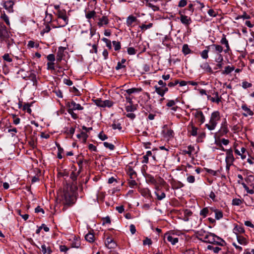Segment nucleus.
Listing matches in <instances>:
<instances>
[{
    "label": "nucleus",
    "mask_w": 254,
    "mask_h": 254,
    "mask_svg": "<svg viewBox=\"0 0 254 254\" xmlns=\"http://www.w3.org/2000/svg\"><path fill=\"white\" fill-rule=\"evenodd\" d=\"M245 180L246 183L242 184L245 190L248 193L254 194V176L247 174Z\"/></svg>",
    "instance_id": "1"
},
{
    "label": "nucleus",
    "mask_w": 254,
    "mask_h": 254,
    "mask_svg": "<svg viewBox=\"0 0 254 254\" xmlns=\"http://www.w3.org/2000/svg\"><path fill=\"white\" fill-rule=\"evenodd\" d=\"M220 119V113L218 111L213 112L211 115L209 123L205 125V127L210 130L214 129Z\"/></svg>",
    "instance_id": "2"
},
{
    "label": "nucleus",
    "mask_w": 254,
    "mask_h": 254,
    "mask_svg": "<svg viewBox=\"0 0 254 254\" xmlns=\"http://www.w3.org/2000/svg\"><path fill=\"white\" fill-rule=\"evenodd\" d=\"M57 15L58 27H64L67 24L68 19L64 10H59L57 11Z\"/></svg>",
    "instance_id": "3"
},
{
    "label": "nucleus",
    "mask_w": 254,
    "mask_h": 254,
    "mask_svg": "<svg viewBox=\"0 0 254 254\" xmlns=\"http://www.w3.org/2000/svg\"><path fill=\"white\" fill-rule=\"evenodd\" d=\"M207 243L211 244L217 246H224L226 245V242L220 237L216 236L214 233H211Z\"/></svg>",
    "instance_id": "4"
},
{
    "label": "nucleus",
    "mask_w": 254,
    "mask_h": 254,
    "mask_svg": "<svg viewBox=\"0 0 254 254\" xmlns=\"http://www.w3.org/2000/svg\"><path fill=\"white\" fill-rule=\"evenodd\" d=\"M222 150L225 151L226 153V156L225 158L226 163H228L229 165L233 164L235 160L233 154V150L231 149H224L223 147H222Z\"/></svg>",
    "instance_id": "5"
},
{
    "label": "nucleus",
    "mask_w": 254,
    "mask_h": 254,
    "mask_svg": "<svg viewBox=\"0 0 254 254\" xmlns=\"http://www.w3.org/2000/svg\"><path fill=\"white\" fill-rule=\"evenodd\" d=\"M0 38L1 42L7 38H9V32L4 25H0Z\"/></svg>",
    "instance_id": "6"
},
{
    "label": "nucleus",
    "mask_w": 254,
    "mask_h": 254,
    "mask_svg": "<svg viewBox=\"0 0 254 254\" xmlns=\"http://www.w3.org/2000/svg\"><path fill=\"white\" fill-rule=\"evenodd\" d=\"M206 48L211 49L212 52L215 54H221L224 51L223 47L218 44H212Z\"/></svg>",
    "instance_id": "7"
},
{
    "label": "nucleus",
    "mask_w": 254,
    "mask_h": 254,
    "mask_svg": "<svg viewBox=\"0 0 254 254\" xmlns=\"http://www.w3.org/2000/svg\"><path fill=\"white\" fill-rule=\"evenodd\" d=\"M73 196L69 194L68 192H64L63 196V203L66 205H70L73 203Z\"/></svg>",
    "instance_id": "8"
},
{
    "label": "nucleus",
    "mask_w": 254,
    "mask_h": 254,
    "mask_svg": "<svg viewBox=\"0 0 254 254\" xmlns=\"http://www.w3.org/2000/svg\"><path fill=\"white\" fill-rule=\"evenodd\" d=\"M109 23V20L107 16L104 15L101 17L99 18L97 22V25L99 27H102L105 25H107Z\"/></svg>",
    "instance_id": "9"
},
{
    "label": "nucleus",
    "mask_w": 254,
    "mask_h": 254,
    "mask_svg": "<svg viewBox=\"0 0 254 254\" xmlns=\"http://www.w3.org/2000/svg\"><path fill=\"white\" fill-rule=\"evenodd\" d=\"M69 107L68 109H72V110H82L83 107L81 106L79 104H77L74 101H71L67 103Z\"/></svg>",
    "instance_id": "10"
},
{
    "label": "nucleus",
    "mask_w": 254,
    "mask_h": 254,
    "mask_svg": "<svg viewBox=\"0 0 254 254\" xmlns=\"http://www.w3.org/2000/svg\"><path fill=\"white\" fill-rule=\"evenodd\" d=\"M220 43L225 45V49L224 50L225 53H228L231 50L229 44L228 40L226 39V36L223 34L222 38L220 40Z\"/></svg>",
    "instance_id": "11"
},
{
    "label": "nucleus",
    "mask_w": 254,
    "mask_h": 254,
    "mask_svg": "<svg viewBox=\"0 0 254 254\" xmlns=\"http://www.w3.org/2000/svg\"><path fill=\"white\" fill-rule=\"evenodd\" d=\"M106 246L108 249H114L116 247L117 244L110 237H108L105 242Z\"/></svg>",
    "instance_id": "12"
},
{
    "label": "nucleus",
    "mask_w": 254,
    "mask_h": 254,
    "mask_svg": "<svg viewBox=\"0 0 254 254\" xmlns=\"http://www.w3.org/2000/svg\"><path fill=\"white\" fill-rule=\"evenodd\" d=\"M64 49H65L62 47L59 48L56 56V60L57 63H59L62 61L63 58L64 56Z\"/></svg>",
    "instance_id": "13"
},
{
    "label": "nucleus",
    "mask_w": 254,
    "mask_h": 254,
    "mask_svg": "<svg viewBox=\"0 0 254 254\" xmlns=\"http://www.w3.org/2000/svg\"><path fill=\"white\" fill-rule=\"evenodd\" d=\"M95 34V30L92 28L90 29L89 32L88 31H85L81 32V35L83 38H86L88 37L91 38Z\"/></svg>",
    "instance_id": "14"
},
{
    "label": "nucleus",
    "mask_w": 254,
    "mask_h": 254,
    "mask_svg": "<svg viewBox=\"0 0 254 254\" xmlns=\"http://www.w3.org/2000/svg\"><path fill=\"white\" fill-rule=\"evenodd\" d=\"M166 238H167V241L170 242L173 245H175L178 242V238L174 237L168 233H166L164 235V239Z\"/></svg>",
    "instance_id": "15"
},
{
    "label": "nucleus",
    "mask_w": 254,
    "mask_h": 254,
    "mask_svg": "<svg viewBox=\"0 0 254 254\" xmlns=\"http://www.w3.org/2000/svg\"><path fill=\"white\" fill-rule=\"evenodd\" d=\"M171 185L173 190H177L184 186V185L182 182L175 180H173L171 181Z\"/></svg>",
    "instance_id": "16"
},
{
    "label": "nucleus",
    "mask_w": 254,
    "mask_h": 254,
    "mask_svg": "<svg viewBox=\"0 0 254 254\" xmlns=\"http://www.w3.org/2000/svg\"><path fill=\"white\" fill-rule=\"evenodd\" d=\"M180 19L183 24L187 26L189 25L191 22V18L185 15L181 14Z\"/></svg>",
    "instance_id": "17"
},
{
    "label": "nucleus",
    "mask_w": 254,
    "mask_h": 254,
    "mask_svg": "<svg viewBox=\"0 0 254 254\" xmlns=\"http://www.w3.org/2000/svg\"><path fill=\"white\" fill-rule=\"evenodd\" d=\"M194 116L200 122L201 124H203L205 122V117L201 111L196 110L194 113Z\"/></svg>",
    "instance_id": "18"
},
{
    "label": "nucleus",
    "mask_w": 254,
    "mask_h": 254,
    "mask_svg": "<svg viewBox=\"0 0 254 254\" xmlns=\"http://www.w3.org/2000/svg\"><path fill=\"white\" fill-rule=\"evenodd\" d=\"M70 245L72 248H79L81 245L80 239L75 236L74 237Z\"/></svg>",
    "instance_id": "19"
},
{
    "label": "nucleus",
    "mask_w": 254,
    "mask_h": 254,
    "mask_svg": "<svg viewBox=\"0 0 254 254\" xmlns=\"http://www.w3.org/2000/svg\"><path fill=\"white\" fill-rule=\"evenodd\" d=\"M200 67L204 70L206 72L211 73L213 70L207 62H204L200 64Z\"/></svg>",
    "instance_id": "20"
},
{
    "label": "nucleus",
    "mask_w": 254,
    "mask_h": 254,
    "mask_svg": "<svg viewBox=\"0 0 254 254\" xmlns=\"http://www.w3.org/2000/svg\"><path fill=\"white\" fill-rule=\"evenodd\" d=\"M14 4V2L11 0H6L3 4L4 7L8 10V11H12V8Z\"/></svg>",
    "instance_id": "21"
},
{
    "label": "nucleus",
    "mask_w": 254,
    "mask_h": 254,
    "mask_svg": "<svg viewBox=\"0 0 254 254\" xmlns=\"http://www.w3.org/2000/svg\"><path fill=\"white\" fill-rule=\"evenodd\" d=\"M136 21V17L132 15H130L127 17L126 23L127 26L132 27V23Z\"/></svg>",
    "instance_id": "22"
},
{
    "label": "nucleus",
    "mask_w": 254,
    "mask_h": 254,
    "mask_svg": "<svg viewBox=\"0 0 254 254\" xmlns=\"http://www.w3.org/2000/svg\"><path fill=\"white\" fill-rule=\"evenodd\" d=\"M41 250L43 254H51L52 253L51 248L45 244L41 246Z\"/></svg>",
    "instance_id": "23"
},
{
    "label": "nucleus",
    "mask_w": 254,
    "mask_h": 254,
    "mask_svg": "<svg viewBox=\"0 0 254 254\" xmlns=\"http://www.w3.org/2000/svg\"><path fill=\"white\" fill-rule=\"evenodd\" d=\"M242 109L247 112V114L244 113L243 114L245 117H247L248 115L253 116L254 115L253 112L246 104H243L242 106Z\"/></svg>",
    "instance_id": "24"
},
{
    "label": "nucleus",
    "mask_w": 254,
    "mask_h": 254,
    "mask_svg": "<svg viewBox=\"0 0 254 254\" xmlns=\"http://www.w3.org/2000/svg\"><path fill=\"white\" fill-rule=\"evenodd\" d=\"M233 232L237 236H238L240 234L244 233L245 232V230L242 226L237 225L234 228Z\"/></svg>",
    "instance_id": "25"
},
{
    "label": "nucleus",
    "mask_w": 254,
    "mask_h": 254,
    "mask_svg": "<svg viewBox=\"0 0 254 254\" xmlns=\"http://www.w3.org/2000/svg\"><path fill=\"white\" fill-rule=\"evenodd\" d=\"M246 152V149L243 147L241 148V151H239L237 149H235V153L238 155H240L242 159H244L246 157V156L244 155Z\"/></svg>",
    "instance_id": "26"
},
{
    "label": "nucleus",
    "mask_w": 254,
    "mask_h": 254,
    "mask_svg": "<svg viewBox=\"0 0 254 254\" xmlns=\"http://www.w3.org/2000/svg\"><path fill=\"white\" fill-rule=\"evenodd\" d=\"M237 239L238 243L240 245L246 246L248 243V242L246 240V239L242 236H240V235L237 236Z\"/></svg>",
    "instance_id": "27"
},
{
    "label": "nucleus",
    "mask_w": 254,
    "mask_h": 254,
    "mask_svg": "<svg viewBox=\"0 0 254 254\" xmlns=\"http://www.w3.org/2000/svg\"><path fill=\"white\" fill-rule=\"evenodd\" d=\"M220 130L224 134H226L228 132L227 124L225 119H224V122L221 124V127Z\"/></svg>",
    "instance_id": "28"
},
{
    "label": "nucleus",
    "mask_w": 254,
    "mask_h": 254,
    "mask_svg": "<svg viewBox=\"0 0 254 254\" xmlns=\"http://www.w3.org/2000/svg\"><path fill=\"white\" fill-rule=\"evenodd\" d=\"M86 240L90 243H93L95 240V237L93 233L89 232L85 236Z\"/></svg>",
    "instance_id": "29"
},
{
    "label": "nucleus",
    "mask_w": 254,
    "mask_h": 254,
    "mask_svg": "<svg viewBox=\"0 0 254 254\" xmlns=\"http://www.w3.org/2000/svg\"><path fill=\"white\" fill-rule=\"evenodd\" d=\"M96 12L94 10L88 11L85 14V17L87 19L94 18L96 17Z\"/></svg>",
    "instance_id": "30"
},
{
    "label": "nucleus",
    "mask_w": 254,
    "mask_h": 254,
    "mask_svg": "<svg viewBox=\"0 0 254 254\" xmlns=\"http://www.w3.org/2000/svg\"><path fill=\"white\" fill-rule=\"evenodd\" d=\"M111 127L114 129H118L119 130H121L122 129L121 124L119 122V120H114Z\"/></svg>",
    "instance_id": "31"
},
{
    "label": "nucleus",
    "mask_w": 254,
    "mask_h": 254,
    "mask_svg": "<svg viewBox=\"0 0 254 254\" xmlns=\"http://www.w3.org/2000/svg\"><path fill=\"white\" fill-rule=\"evenodd\" d=\"M2 41H4L5 42L8 50H9L10 47L14 44L13 40L12 39H10L9 38H7L2 40Z\"/></svg>",
    "instance_id": "32"
},
{
    "label": "nucleus",
    "mask_w": 254,
    "mask_h": 254,
    "mask_svg": "<svg viewBox=\"0 0 254 254\" xmlns=\"http://www.w3.org/2000/svg\"><path fill=\"white\" fill-rule=\"evenodd\" d=\"M190 126H191V129L189 130L191 135L195 136L197 134V128L193 126L192 123H190Z\"/></svg>",
    "instance_id": "33"
},
{
    "label": "nucleus",
    "mask_w": 254,
    "mask_h": 254,
    "mask_svg": "<svg viewBox=\"0 0 254 254\" xmlns=\"http://www.w3.org/2000/svg\"><path fill=\"white\" fill-rule=\"evenodd\" d=\"M192 215V212L189 209H186L184 211V220L188 221L189 220V217Z\"/></svg>",
    "instance_id": "34"
},
{
    "label": "nucleus",
    "mask_w": 254,
    "mask_h": 254,
    "mask_svg": "<svg viewBox=\"0 0 254 254\" xmlns=\"http://www.w3.org/2000/svg\"><path fill=\"white\" fill-rule=\"evenodd\" d=\"M234 69V66L228 65L225 67V69L222 71V73L224 74H228L233 71Z\"/></svg>",
    "instance_id": "35"
},
{
    "label": "nucleus",
    "mask_w": 254,
    "mask_h": 254,
    "mask_svg": "<svg viewBox=\"0 0 254 254\" xmlns=\"http://www.w3.org/2000/svg\"><path fill=\"white\" fill-rule=\"evenodd\" d=\"M207 249L209 250L212 251L214 253H218L221 249L218 247H214L212 245H208L207 247Z\"/></svg>",
    "instance_id": "36"
},
{
    "label": "nucleus",
    "mask_w": 254,
    "mask_h": 254,
    "mask_svg": "<svg viewBox=\"0 0 254 254\" xmlns=\"http://www.w3.org/2000/svg\"><path fill=\"white\" fill-rule=\"evenodd\" d=\"M146 5L151 8L154 11H156L159 10V7L157 6H155L153 5L152 3H151L149 0H145Z\"/></svg>",
    "instance_id": "37"
},
{
    "label": "nucleus",
    "mask_w": 254,
    "mask_h": 254,
    "mask_svg": "<svg viewBox=\"0 0 254 254\" xmlns=\"http://www.w3.org/2000/svg\"><path fill=\"white\" fill-rule=\"evenodd\" d=\"M153 26V23H149L148 24H142L139 26L141 31H144L148 29L151 28Z\"/></svg>",
    "instance_id": "38"
},
{
    "label": "nucleus",
    "mask_w": 254,
    "mask_h": 254,
    "mask_svg": "<svg viewBox=\"0 0 254 254\" xmlns=\"http://www.w3.org/2000/svg\"><path fill=\"white\" fill-rule=\"evenodd\" d=\"M77 137L78 138H81L83 142H85L88 137V135L84 132H81L77 135Z\"/></svg>",
    "instance_id": "39"
},
{
    "label": "nucleus",
    "mask_w": 254,
    "mask_h": 254,
    "mask_svg": "<svg viewBox=\"0 0 254 254\" xmlns=\"http://www.w3.org/2000/svg\"><path fill=\"white\" fill-rule=\"evenodd\" d=\"M139 192L141 195L144 197H148L149 195V190L147 189H142L139 190Z\"/></svg>",
    "instance_id": "40"
},
{
    "label": "nucleus",
    "mask_w": 254,
    "mask_h": 254,
    "mask_svg": "<svg viewBox=\"0 0 254 254\" xmlns=\"http://www.w3.org/2000/svg\"><path fill=\"white\" fill-rule=\"evenodd\" d=\"M114 102L111 100H106L104 101L103 108H110L113 105Z\"/></svg>",
    "instance_id": "41"
},
{
    "label": "nucleus",
    "mask_w": 254,
    "mask_h": 254,
    "mask_svg": "<svg viewBox=\"0 0 254 254\" xmlns=\"http://www.w3.org/2000/svg\"><path fill=\"white\" fill-rule=\"evenodd\" d=\"M155 88L156 92L158 95H159L161 97L164 96V91H163V87H158V86H155Z\"/></svg>",
    "instance_id": "42"
},
{
    "label": "nucleus",
    "mask_w": 254,
    "mask_h": 254,
    "mask_svg": "<svg viewBox=\"0 0 254 254\" xmlns=\"http://www.w3.org/2000/svg\"><path fill=\"white\" fill-rule=\"evenodd\" d=\"M209 49L206 48L201 52L200 56L203 59H207L208 58V53L209 52Z\"/></svg>",
    "instance_id": "43"
},
{
    "label": "nucleus",
    "mask_w": 254,
    "mask_h": 254,
    "mask_svg": "<svg viewBox=\"0 0 254 254\" xmlns=\"http://www.w3.org/2000/svg\"><path fill=\"white\" fill-rule=\"evenodd\" d=\"M194 150V148L193 146L190 145L188 147V150H185L184 152L185 154H188L190 157L191 156L192 152Z\"/></svg>",
    "instance_id": "44"
},
{
    "label": "nucleus",
    "mask_w": 254,
    "mask_h": 254,
    "mask_svg": "<svg viewBox=\"0 0 254 254\" xmlns=\"http://www.w3.org/2000/svg\"><path fill=\"white\" fill-rule=\"evenodd\" d=\"M182 51L185 55H188L190 53V50L187 44H184L183 46Z\"/></svg>",
    "instance_id": "45"
},
{
    "label": "nucleus",
    "mask_w": 254,
    "mask_h": 254,
    "mask_svg": "<svg viewBox=\"0 0 254 254\" xmlns=\"http://www.w3.org/2000/svg\"><path fill=\"white\" fill-rule=\"evenodd\" d=\"M210 232H207V233L205 235V236L203 237V238H198V239L201 241L207 243L208 242V240L209 239L210 235H211Z\"/></svg>",
    "instance_id": "46"
},
{
    "label": "nucleus",
    "mask_w": 254,
    "mask_h": 254,
    "mask_svg": "<svg viewBox=\"0 0 254 254\" xmlns=\"http://www.w3.org/2000/svg\"><path fill=\"white\" fill-rule=\"evenodd\" d=\"M128 175L130 176V179H135L136 177V172L131 168H129L128 172Z\"/></svg>",
    "instance_id": "47"
},
{
    "label": "nucleus",
    "mask_w": 254,
    "mask_h": 254,
    "mask_svg": "<svg viewBox=\"0 0 254 254\" xmlns=\"http://www.w3.org/2000/svg\"><path fill=\"white\" fill-rule=\"evenodd\" d=\"M1 18L5 21L7 25H9V18L4 12L1 14Z\"/></svg>",
    "instance_id": "48"
},
{
    "label": "nucleus",
    "mask_w": 254,
    "mask_h": 254,
    "mask_svg": "<svg viewBox=\"0 0 254 254\" xmlns=\"http://www.w3.org/2000/svg\"><path fill=\"white\" fill-rule=\"evenodd\" d=\"M232 204L233 205L239 206L242 203V201L239 198H234L232 200Z\"/></svg>",
    "instance_id": "49"
},
{
    "label": "nucleus",
    "mask_w": 254,
    "mask_h": 254,
    "mask_svg": "<svg viewBox=\"0 0 254 254\" xmlns=\"http://www.w3.org/2000/svg\"><path fill=\"white\" fill-rule=\"evenodd\" d=\"M140 91V89H139L138 88H132L128 89L126 91L128 94L130 95L132 93H133L135 92H137Z\"/></svg>",
    "instance_id": "50"
},
{
    "label": "nucleus",
    "mask_w": 254,
    "mask_h": 254,
    "mask_svg": "<svg viewBox=\"0 0 254 254\" xmlns=\"http://www.w3.org/2000/svg\"><path fill=\"white\" fill-rule=\"evenodd\" d=\"M103 144L106 148H109L110 150H113L115 148L114 145L112 143L107 142H104Z\"/></svg>",
    "instance_id": "51"
},
{
    "label": "nucleus",
    "mask_w": 254,
    "mask_h": 254,
    "mask_svg": "<svg viewBox=\"0 0 254 254\" xmlns=\"http://www.w3.org/2000/svg\"><path fill=\"white\" fill-rule=\"evenodd\" d=\"M47 59L49 61L48 63H55V61L56 60L55 56L54 54H49L47 57Z\"/></svg>",
    "instance_id": "52"
},
{
    "label": "nucleus",
    "mask_w": 254,
    "mask_h": 254,
    "mask_svg": "<svg viewBox=\"0 0 254 254\" xmlns=\"http://www.w3.org/2000/svg\"><path fill=\"white\" fill-rule=\"evenodd\" d=\"M216 56L215 58V61L216 63H222L223 61V57L221 54H216Z\"/></svg>",
    "instance_id": "53"
},
{
    "label": "nucleus",
    "mask_w": 254,
    "mask_h": 254,
    "mask_svg": "<svg viewBox=\"0 0 254 254\" xmlns=\"http://www.w3.org/2000/svg\"><path fill=\"white\" fill-rule=\"evenodd\" d=\"M55 63H53V62L52 63H47V69L49 70H55Z\"/></svg>",
    "instance_id": "54"
},
{
    "label": "nucleus",
    "mask_w": 254,
    "mask_h": 254,
    "mask_svg": "<svg viewBox=\"0 0 254 254\" xmlns=\"http://www.w3.org/2000/svg\"><path fill=\"white\" fill-rule=\"evenodd\" d=\"M209 209L208 208L205 207L203 208L200 212V215L203 217H205L208 213Z\"/></svg>",
    "instance_id": "55"
},
{
    "label": "nucleus",
    "mask_w": 254,
    "mask_h": 254,
    "mask_svg": "<svg viewBox=\"0 0 254 254\" xmlns=\"http://www.w3.org/2000/svg\"><path fill=\"white\" fill-rule=\"evenodd\" d=\"M208 232H206L203 229H201L197 231V234L198 238H203L207 233Z\"/></svg>",
    "instance_id": "56"
},
{
    "label": "nucleus",
    "mask_w": 254,
    "mask_h": 254,
    "mask_svg": "<svg viewBox=\"0 0 254 254\" xmlns=\"http://www.w3.org/2000/svg\"><path fill=\"white\" fill-rule=\"evenodd\" d=\"M27 47L29 48H34V47H38L39 44L35 43L33 41H29L27 44Z\"/></svg>",
    "instance_id": "57"
},
{
    "label": "nucleus",
    "mask_w": 254,
    "mask_h": 254,
    "mask_svg": "<svg viewBox=\"0 0 254 254\" xmlns=\"http://www.w3.org/2000/svg\"><path fill=\"white\" fill-rule=\"evenodd\" d=\"M113 44L115 51H118L121 49V44L119 42L113 41Z\"/></svg>",
    "instance_id": "58"
},
{
    "label": "nucleus",
    "mask_w": 254,
    "mask_h": 254,
    "mask_svg": "<svg viewBox=\"0 0 254 254\" xmlns=\"http://www.w3.org/2000/svg\"><path fill=\"white\" fill-rule=\"evenodd\" d=\"M155 194L157 196V199L159 200L163 199L166 197V194L164 192H161L160 194L158 192H155Z\"/></svg>",
    "instance_id": "59"
},
{
    "label": "nucleus",
    "mask_w": 254,
    "mask_h": 254,
    "mask_svg": "<svg viewBox=\"0 0 254 254\" xmlns=\"http://www.w3.org/2000/svg\"><path fill=\"white\" fill-rule=\"evenodd\" d=\"M102 41H103L106 44V46L109 48V49H111L112 48V44L110 40L106 38H103L102 39Z\"/></svg>",
    "instance_id": "60"
},
{
    "label": "nucleus",
    "mask_w": 254,
    "mask_h": 254,
    "mask_svg": "<svg viewBox=\"0 0 254 254\" xmlns=\"http://www.w3.org/2000/svg\"><path fill=\"white\" fill-rule=\"evenodd\" d=\"M2 59H3V60H4L7 62H11L12 61V58H10L9 54H8V53L5 54L2 56Z\"/></svg>",
    "instance_id": "61"
},
{
    "label": "nucleus",
    "mask_w": 254,
    "mask_h": 254,
    "mask_svg": "<svg viewBox=\"0 0 254 254\" xmlns=\"http://www.w3.org/2000/svg\"><path fill=\"white\" fill-rule=\"evenodd\" d=\"M215 217L217 220L221 219L223 217V214L221 211H218V210L215 211Z\"/></svg>",
    "instance_id": "62"
},
{
    "label": "nucleus",
    "mask_w": 254,
    "mask_h": 254,
    "mask_svg": "<svg viewBox=\"0 0 254 254\" xmlns=\"http://www.w3.org/2000/svg\"><path fill=\"white\" fill-rule=\"evenodd\" d=\"M95 104L100 107H103L104 101H102L100 99H97L94 100Z\"/></svg>",
    "instance_id": "63"
},
{
    "label": "nucleus",
    "mask_w": 254,
    "mask_h": 254,
    "mask_svg": "<svg viewBox=\"0 0 254 254\" xmlns=\"http://www.w3.org/2000/svg\"><path fill=\"white\" fill-rule=\"evenodd\" d=\"M127 53L130 55H135L136 53V50L133 47H129L127 50Z\"/></svg>",
    "instance_id": "64"
}]
</instances>
